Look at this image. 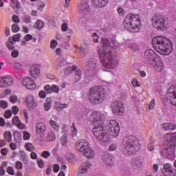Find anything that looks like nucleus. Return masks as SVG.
<instances>
[{"mask_svg": "<svg viewBox=\"0 0 176 176\" xmlns=\"http://www.w3.org/2000/svg\"><path fill=\"white\" fill-rule=\"evenodd\" d=\"M102 49L98 52L103 68L113 69L118 67V63L115 60V55L111 47L115 46V41H109L107 38H102Z\"/></svg>", "mask_w": 176, "mask_h": 176, "instance_id": "1", "label": "nucleus"}, {"mask_svg": "<svg viewBox=\"0 0 176 176\" xmlns=\"http://www.w3.org/2000/svg\"><path fill=\"white\" fill-rule=\"evenodd\" d=\"M89 120L94 126L92 131L96 138L100 140V141H103V142H108L109 141V134L102 129L104 120H105L104 115H102L100 112H94L91 115Z\"/></svg>", "mask_w": 176, "mask_h": 176, "instance_id": "2", "label": "nucleus"}, {"mask_svg": "<svg viewBox=\"0 0 176 176\" xmlns=\"http://www.w3.org/2000/svg\"><path fill=\"white\" fill-rule=\"evenodd\" d=\"M153 47L160 54L168 56L173 52V43L166 37L157 36L153 38Z\"/></svg>", "mask_w": 176, "mask_h": 176, "instance_id": "3", "label": "nucleus"}, {"mask_svg": "<svg viewBox=\"0 0 176 176\" xmlns=\"http://www.w3.org/2000/svg\"><path fill=\"white\" fill-rule=\"evenodd\" d=\"M175 146H176V134L173 135L168 134L166 139L164 142L163 149L160 151V155L169 159V160H174L175 159Z\"/></svg>", "mask_w": 176, "mask_h": 176, "instance_id": "4", "label": "nucleus"}, {"mask_svg": "<svg viewBox=\"0 0 176 176\" xmlns=\"http://www.w3.org/2000/svg\"><path fill=\"white\" fill-rule=\"evenodd\" d=\"M143 61L145 64L152 65L157 72H162L163 71L164 65L162 58L152 50L145 51Z\"/></svg>", "mask_w": 176, "mask_h": 176, "instance_id": "5", "label": "nucleus"}, {"mask_svg": "<svg viewBox=\"0 0 176 176\" xmlns=\"http://www.w3.org/2000/svg\"><path fill=\"white\" fill-rule=\"evenodd\" d=\"M140 149V141L134 136H128L123 139L122 151L124 155H134Z\"/></svg>", "mask_w": 176, "mask_h": 176, "instance_id": "6", "label": "nucleus"}, {"mask_svg": "<svg viewBox=\"0 0 176 176\" xmlns=\"http://www.w3.org/2000/svg\"><path fill=\"white\" fill-rule=\"evenodd\" d=\"M124 26L129 32H139L141 28L140 15L131 14L126 15L124 20Z\"/></svg>", "mask_w": 176, "mask_h": 176, "instance_id": "7", "label": "nucleus"}, {"mask_svg": "<svg viewBox=\"0 0 176 176\" xmlns=\"http://www.w3.org/2000/svg\"><path fill=\"white\" fill-rule=\"evenodd\" d=\"M89 99L93 105L102 104L105 100V92L101 87H93L89 90Z\"/></svg>", "mask_w": 176, "mask_h": 176, "instance_id": "8", "label": "nucleus"}, {"mask_svg": "<svg viewBox=\"0 0 176 176\" xmlns=\"http://www.w3.org/2000/svg\"><path fill=\"white\" fill-rule=\"evenodd\" d=\"M97 74V59L91 58L85 67V75L86 78H94Z\"/></svg>", "mask_w": 176, "mask_h": 176, "instance_id": "9", "label": "nucleus"}, {"mask_svg": "<svg viewBox=\"0 0 176 176\" xmlns=\"http://www.w3.org/2000/svg\"><path fill=\"white\" fill-rule=\"evenodd\" d=\"M151 21L153 27L158 30V31H163V30H165L166 25H167L166 18L159 14L154 15L151 19Z\"/></svg>", "mask_w": 176, "mask_h": 176, "instance_id": "10", "label": "nucleus"}, {"mask_svg": "<svg viewBox=\"0 0 176 176\" xmlns=\"http://www.w3.org/2000/svg\"><path fill=\"white\" fill-rule=\"evenodd\" d=\"M120 131V127L119 126V124L116 122V120H110L108 130V133H109V135L116 138V137L119 135Z\"/></svg>", "mask_w": 176, "mask_h": 176, "instance_id": "11", "label": "nucleus"}, {"mask_svg": "<svg viewBox=\"0 0 176 176\" xmlns=\"http://www.w3.org/2000/svg\"><path fill=\"white\" fill-rule=\"evenodd\" d=\"M113 113L116 115L122 116L124 113V107L123 103L119 100H116L111 103Z\"/></svg>", "mask_w": 176, "mask_h": 176, "instance_id": "12", "label": "nucleus"}, {"mask_svg": "<svg viewBox=\"0 0 176 176\" xmlns=\"http://www.w3.org/2000/svg\"><path fill=\"white\" fill-rule=\"evenodd\" d=\"M166 98L173 105L176 107V85H172L166 93Z\"/></svg>", "mask_w": 176, "mask_h": 176, "instance_id": "13", "label": "nucleus"}, {"mask_svg": "<svg viewBox=\"0 0 176 176\" xmlns=\"http://www.w3.org/2000/svg\"><path fill=\"white\" fill-rule=\"evenodd\" d=\"M22 84L28 90H35L36 89V84L32 80V79L25 77L22 80Z\"/></svg>", "mask_w": 176, "mask_h": 176, "instance_id": "14", "label": "nucleus"}, {"mask_svg": "<svg viewBox=\"0 0 176 176\" xmlns=\"http://www.w3.org/2000/svg\"><path fill=\"white\" fill-rule=\"evenodd\" d=\"M78 12L80 13V14H87V13L90 12L89 3L85 1H81L78 6Z\"/></svg>", "mask_w": 176, "mask_h": 176, "instance_id": "15", "label": "nucleus"}, {"mask_svg": "<svg viewBox=\"0 0 176 176\" xmlns=\"http://www.w3.org/2000/svg\"><path fill=\"white\" fill-rule=\"evenodd\" d=\"M13 85V78L10 76L0 78V87H9Z\"/></svg>", "mask_w": 176, "mask_h": 176, "instance_id": "16", "label": "nucleus"}, {"mask_svg": "<svg viewBox=\"0 0 176 176\" xmlns=\"http://www.w3.org/2000/svg\"><path fill=\"white\" fill-rule=\"evenodd\" d=\"M86 148H90V144L86 140H78L76 143L75 148L79 152H83Z\"/></svg>", "mask_w": 176, "mask_h": 176, "instance_id": "17", "label": "nucleus"}, {"mask_svg": "<svg viewBox=\"0 0 176 176\" xmlns=\"http://www.w3.org/2000/svg\"><path fill=\"white\" fill-rule=\"evenodd\" d=\"M162 173L164 176H176V174L173 170V166L170 164H164Z\"/></svg>", "mask_w": 176, "mask_h": 176, "instance_id": "18", "label": "nucleus"}, {"mask_svg": "<svg viewBox=\"0 0 176 176\" xmlns=\"http://www.w3.org/2000/svg\"><path fill=\"white\" fill-rule=\"evenodd\" d=\"M102 160L108 167H113L115 166V160L111 154H105L102 157Z\"/></svg>", "mask_w": 176, "mask_h": 176, "instance_id": "19", "label": "nucleus"}, {"mask_svg": "<svg viewBox=\"0 0 176 176\" xmlns=\"http://www.w3.org/2000/svg\"><path fill=\"white\" fill-rule=\"evenodd\" d=\"M30 74L32 78H39L41 75V67L38 65H34L30 67Z\"/></svg>", "mask_w": 176, "mask_h": 176, "instance_id": "20", "label": "nucleus"}, {"mask_svg": "<svg viewBox=\"0 0 176 176\" xmlns=\"http://www.w3.org/2000/svg\"><path fill=\"white\" fill-rule=\"evenodd\" d=\"M142 158L136 157L132 160V167L134 170H138V168H141L142 167Z\"/></svg>", "mask_w": 176, "mask_h": 176, "instance_id": "21", "label": "nucleus"}, {"mask_svg": "<svg viewBox=\"0 0 176 176\" xmlns=\"http://www.w3.org/2000/svg\"><path fill=\"white\" fill-rule=\"evenodd\" d=\"M46 131V125L43 122H38L36 125V134H44Z\"/></svg>", "mask_w": 176, "mask_h": 176, "instance_id": "22", "label": "nucleus"}, {"mask_svg": "<svg viewBox=\"0 0 176 176\" xmlns=\"http://www.w3.org/2000/svg\"><path fill=\"white\" fill-rule=\"evenodd\" d=\"M82 153L87 159H94V150L90 148L89 147L86 148L84 151H82Z\"/></svg>", "mask_w": 176, "mask_h": 176, "instance_id": "23", "label": "nucleus"}, {"mask_svg": "<svg viewBox=\"0 0 176 176\" xmlns=\"http://www.w3.org/2000/svg\"><path fill=\"white\" fill-rule=\"evenodd\" d=\"M91 166V164L87 161L81 164L78 169V174H85L87 171V168Z\"/></svg>", "mask_w": 176, "mask_h": 176, "instance_id": "24", "label": "nucleus"}, {"mask_svg": "<svg viewBox=\"0 0 176 176\" xmlns=\"http://www.w3.org/2000/svg\"><path fill=\"white\" fill-rule=\"evenodd\" d=\"M67 65V60L64 58H60L58 60V63L56 65V69L58 71H63Z\"/></svg>", "mask_w": 176, "mask_h": 176, "instance_id": "25", "label": "nucleus"}, {"mask_svg": "<svg viewBox=\"0 0 176 176\" xmlns=\"http://www.w3.org/2000/svg\"><path fill=\"white\" fill-rule=\"evenodd\" d=\"M26 102L28 108H34V107H36L35 101L34 100V96L31 94L27 96Z\"/></svg>", "mask_w": 176, "mask_h": 176, "instance_id": "26", "label": "nucleus"}, {"mask_svg": "<svg viewBox=\"0 0 176 176\" xmlns=\"http://www.w3.org/2000/svg\"><path fill=\"white\" fill-rule=\"evenodd\" d=\"M92 4L96 8H104L108 3V0H91Z\"/></svg>", "mask_w": 176, "mask_h": 176, "instance_id": "27", "label": "nucleus"}, {"mask_svg": "<svg viewBox=\"0 0 176 176\" xmlns=\"http://www.w3.org/2000/svg\"><path fill=\"white\" fill-rule=\"evenodd\" d=\"M73 71H74V79L76 82H79L82 78V72L76 66H73Z\"/></svg>", "mask_w": 176, "mask_h": 176, "instance_id": "28", "label": "nucleus"}, {"mask_svg": "<svg viewBox=\"0 0 176 176\" xmlns=\"http://www.w3.org/2000/svg\"><path fill=\"white\" fill-rule=\"evenodd\" d=\"M162 127L164 130H176V125L170 122H165L162 124Z\"/></svg>", "mask_w": 176, "mask_h": 176, "instance_id": "29", "label": "nucleus"}, {"mask_svg": "<svg viewBox=\"0 0 176 176\" xmlns=\"http://www.w3.org/2000/svg\"><path fill=\"white\" fill-rule=\"evenodd\" d=\"M21 36L20 34H14L12 37H10L8 39L9 43H12V45H14L15 42H20V37Z\"/></svg>", "mask_w": 176, "mask_h": 176, "instance_id": "30", "label": "nucleus"}, {"mask_svg": "<svg viewBox=\"0 0 176 176\" xmlns=\"http://www.w3.org/2000/svg\"><path fill=\"white\" fill-rule=\"evenodd\" d=\"M67 107H68V104H63L60 102H56L54 104L55 109L58 111H61V109H64V108H67Z\"/></svg>", "mask_w": 176, "mask_h": 176, "instance_id": "31", "label": "nucleus"}, {"mask_svg": "<svg viewBox=\"0 0 176 176\" xmlns=\"http://www.w3.org/2000/svg\"><path fill=\"white\" fill-rule=\"evenodd\" d=\"M52 98H47L44 102V109L45 111H49L52 107Z\"/></svg>", "mask_w": 176, "mask_h": 176, "instance_id": "32", "label": "nucleus"}, {"mask_svg": "<svg viewBox=\"0 0 176 176\" xmlns=\"http://www.w3.org/2000/svg\"><path fill=\"white\" fill-rule=\"evenodd\" d=\"M50 124L52 126V129H54V130H55L56 131H58V130H60V125H58V123H57V122L53 120H50Z\"/></svg>", "mask_w": 176, "mask_h": 176, "instance_id": "33", "label": "nucleus"}, {"mask_svg": "<svg viewBox=\"0 0 176 176\" xmlns=\"http://www.w3.org/2000/svg\"><path fill=\"white\" fill-rule=\"evenodd\" d=\"M11 8H12V9H14L15 8H16V9H20L21 6L18 0H11Z\"/></svg>", "mask_w": 176, "mask_h": 176, "instance_id": "34", "label": "nucleus"}, {"mask_svg": "<svg viewBox=\"0 0 176 176\" xmlns=\"http://www.w3.org/2000/svg\"><path fill=\"white\" fill-rule=\"evenodd\" d=\"M43 27H45V23L42 20H38L34 25V28L37 30H42Z\"/></svg>", "mask_w": 176, "mask_h": 176, "instance_id": "35", "label": "nucleus"}, {"mask_svg": "<svg viewBox=\"0 0 176 176\" xmlns=\"http://www.w3.org/2000/svg\"><path fill=\"white\" fill-rule=\"evenodd\" d=\"M47 142L54 141L56 140V135L52 131L48 133L46 138Z\"/></svg>", "mask_w": 176, "mask_h": 176, "instance_id": "36", "label": "nucleus"}, {"mask_svg": "<svg viewBox=\"0 0 176 176\" xmlns=\"http://www.w3.org/2000/svg\"><path fill=\"white\" fill-rule=\"evenodd\" d=\"M3 135L5 140H7V142H10V141H12V133H10V131H6Z\"/></svg>", "mask_w": 176, "mask_h": 176, "instance_id": "37", "label": "nucleus"}, {"mask_svg": "<svg viewBox=\"0 0 176 176\" xmlns=\"http://www.w3.org/2000/svg\"><path fill=\"white\" fill-rule=\"evenodd\" d=\"M63 71L65 72V74L69 75V74H72L74 71V67H72L71 66H67L63 69Z\"/></svg>", "mask_w": 176, "mask_h": 176, "instance_id": "38", "label": "nucleus"}, {"mask_svg": "<svg viewBox=\"0 0 176 176\" xmlns=\"http://www.w3.org/2000/svg\"><path fill=\"white\" fill-rule=\"evenodd\" d=\"M67 142H68L67 135L65 133L60 138V144L64 146V145H67Z\"/></svg>", "mask_w": 176, "mask_h": 176, "instance_id": "39", "label": "nucleus"}, {"mask_svg": "<svg viewBox=\"0 0 176 176\" xmlns=\"http://www.w3.org/2000/svg\"><path fill=\"white\" fill-rule=\"evenodd\" d=\"M13 136L16 142H20V140H21V134L19 131H14Z\"/></svg>", "mask_w": 176, "mask_h": 176, "instance_id": "40", "label": "nucleus"}, {"mask_svg": "<svg viewBox=\"0 0 176 176\" xmlns=\"http://www.w3.org/2000/svg\"><path fill=\"white\" fill-rule=\"evenodd\" d=\"M147 147L148 151H153L155 149V139L151 140Z\"/></svg>", "mask_w": 176, "mask_h": 176, "instance_id": "41", "label": "nucleus"}, {"mask_svg": "<svg viewBox=\"0 0 176 176\" xmlns=\"http://www.w3.org/2000/svg\"><path fill=\"white\" fill-rule=\"evenodd\" d=\"M22 20L23 23H26V24H28L31 23V16H30V15H24L22 18Z\"/></svg>", "mask_w": 176, "mask_h": 176, "instance_id": "42", "label": "nucleus"}, {"mask_svg": "<svg viewBox=\"0 0 176 176\" xmlns=\"http://www.w3.org/2000/svg\"><path fill=\"white\" fill-rule=\"evenodd\" d=\"M13 32H19L20 31V27L16 23H13L11 28Z\"/></svg>", "mask_w": 176, "mask_h": 176, "instance_id": "43", "label": "nucleus"}, {"mask_svg": "<svg viewBox=\"0 0 176 176\" xmlns=\"http://www.w3.org/2000/svg\"><path fill=\"white\" fill-rule=\"evenodd\" d=\"M25 146L28 152H32V151H34V145L31 143H27Z\"/></svg>", "mask_w": 176, "mask_h": 176, "instance_id": "44", "label": "nucleus"}, {"mask_svg": "<svg viewBox=\"0 0 176 176\" xmlns=\"http://www.w3.org/2000/svg\"><path fill=\"white\" fill-rule=\"evenodd\" d=\"M73 129L72 130V137H75L78 134V129L75 126V123L72 124Z\"/></svg>", "mask_w": 176, "mask_h": 176, "instance_id": "45", "label": "nucleus"}, {"mask_svg": "<svg viewBox=\"0 0 176 176\" xmlns=\"http://www.w3.org/2000/svg\"><path fill=\"white\" fill-rule=\"evenodd\" d=\"M44 89L46 91L47 94H52V87L50 85H47L44 87Z\"/></svg>", "mask_w": 176, "mask_h": 176, "instance_id": "46", "label": "nucleus"}, {"mask_svg": "<svg viewBox=\"0 0 176 176\" xmlns=\"http://www.w3.org/2000/svg\"><path fill=\"white\" fill-rule=\"evenodd\" d=\"M20 123V119L18 116H15L12 118V124L17 126Z\"/></svg>", "mask_w": 176, "mask_h": 176, "instance_id": "47", "label": "nucleus"}, {"mask_svg": "<svg viewBox=\"0 0 176 176\" xmlns=\"http://www.w3.org/2000/svg\"><path fill=\"white\" fill-rule=\"evenodd\" d=\"M51 87L52 93H58V91H60V88H58V87L56 85H52Z\"/></svg>", "mask_w": 176, "mask_h": 176, "instance_id": "48", "label": "nucleus"}, {"mask_svg": "<svg viewBox=\"0 0 176 176\" xmlns=\"http://www.w3.org/2000/svg\"><path fill=\"white\" fill-rule=\"evenodd\" d=\"M12 57L14 58H17L19 57V51L16 50H12V52L11 53Z\"/></svg>", "mask_w": 176, "mask_h": 176, "instance_id": "49", "label": "nucleus"}, {"mask_svg": "<svg viewBox=\"0 0 176 176\" xmlns=\"http://www.w3.org/2000/svg\"><path fill=\"white\" fill-rule=\"evenodd\" d=\"M14 68L15 69L21 70L23 68V65L21 63L16 62L14 63Z\"/></svg>", "mask_w": 176, "mask_h": 176, "instance_id": "50", "label": "nucleus"}, {"mask_svg": "<svg viewBox=\"0 0 176 176\" xmlns=\"http://www.w3.org/2000/svg\"><path fill=\"white\" fill-rule=\"evenodd\" d=\"M30 137H31V135L30 134V133L27 131L23 132V140L27 141L28 140H30Z\"/></svg>", "mask_w": 176, "mask_h": 176, "instance_id": "51", "label": "nucleus"}, {"mask_svg": "<svg viewBox=\"0 0 176 176\" xmlns=\"http://www.w3.org/2000/svg\"><path fill=\"white\" fill-rule=\"evenodd\" d=\"M7 173L10 174V175H14V170L13 169V167L9 166L7 168Z\"/></svg>", "mask_w": 176, "mask_h": 176, "instance_id": "52", "label": "nucleus"}, {"mask_svg": "<svg viewBox=\"0 0 176 176\" xmlns=\"http://www.w3.org/2000/svg\"><path fill=\"white\" fill-rule=\"evenodd\" d=\"M0 107L3 108V109L8 108V102L4 100L0 101Z\"/></svg>", "mask_w": 176, "mask_h": 176, "instance_id": "53", "label": "nucleus"}, {"mask_svg": "<svg viewBox=\"0 0 176 176\" xmlns=\"http://www.w3.org/2000/svg\"><path fill=\"white\" fill-rule=\"evenodd\" d=\"M41 156L44 157V159H47L50 156V153L47 151H45L42 153Z\"/></svg>", "mask_w": 176, "mask_h": 176, "instance_id": "54", "label": "nucleus"}, {"mask_svg": "<svg viewBox=\"0 0 176 176\" xmlns=\"http://www.w3.org/2000/svg\"><path fill=\"white\" fill-rule=\"evenodd\" d=\"M93 36V41L94 42V43H98V35L97 34V33H94L92 34Z\"/></svg>", "mask_w": 176, "mask_h": 176, "instance_id": "55", "label": "nucleus"}, {"mask_svg": "<svg viewBox=\"0 0 176 176\" xmlns=\"http://www.w3.org/2000/svg\"><path fill=\"white\" fill-rule=\"evenodd\" d=\"M4 116H5L6 119H9V118L12 117V111H10V110H7L5 112Z\"/></svg>", "mask_w": 176, "mask_h": 176, "instance_id": "56", "label": "nucleus"}, {"mask_svg": "<svg viewBox=\"0 0 176 176\" xmlns=\"http://www.w3.org/2000/svg\"><path fill=\"white\" fill-rule=\"evenodd\" d=\"M12 21L14 23H16V24H19V23H20V18H19V16L17 15H14L12 16Z\"/></svg>", "mask_w": 176, "mask_h": 176, "instance_id": "57", "label": "nucleus"}, {"mask_svg": "<svg viewBox=\"0 0 176 176\" xmlns=\"http://www.w3.org/2000/svg\"><path fill=\"white\" fill-rule=\"evenodd\" d=\"M116 149H118L116 144H112L109 146V151H116Z\"/></svg>", "mask_w": 176, "mask_h": 176, "instance_id": "58", "label": "nucleus"}, {"mask_svg": "<svg viewBox=\"0 0 176 176\" xmlns=\"http://www.w3.org/2000/svg\"><path fill=\"white\" fill-rule=\"evenodd\" d=\"M45 2L38 1V6L39 10H43V8H45Z\"/></svg>", "mask_w": 176, "mask_h": 176, "instance_id": "59", "label": "nucleus"}, {"mask_svg": "<svg viewBox=\"0 0 176 176\" xmlns=\"http://www.w3.org/2000/svg\"><path fill=\"white\" fill-rule=\"evenodd\" d=\"M6 45L8 50H14V46L13 45L14 44L10 43H6Z\"/></svg>", "mask_w": 176, "mask_h": 176, "instance_id": "60", "label": "nucleus"}, {"mask_svg": "<svg viewBox=\"0 0 176 176\" xmlns=\"http://www.w3.org/2000/svg\"><path fill=\"white\" fill-rule=\"evenodd\" d=\"M12 109L14 115H17L19 113V107L17 106H13Z\"/></svg>", "mask_w": 176, "mask_h": 176, "instance_id": "61", "label": "nucleus"}, {"mask_svg": "<svg viewBox=\"0 0 176 176\" xmlns=\"http://www.w3.org/2000/svg\"><path fill=\"white\" fill-rule=\"evenodd\" d=\"M56 46H57V41L56 40H52L51 41V45H50L51 49H56Z\"/></svg>", "mask_w": 176, "mask_h": 176, "instance_id": "62", "label": "nucleus"}, {"mask_svg": "<svg viewBox=\"0 0 176 176\" xmlns=\"http://www.w3.org/2000/svg\"><path fill=\"white\" fill-rule=\"evenodd\" d=\"M16 168H18V170H21V168H23V163H21L19 161H17L16 162Z\"/></svg>", "mask_w": 176, "mask_h": 176, "instance_id": "63", "label": "nucleus"}, {"mask_svg": "<svg viewBox=\"0 0 176 176\" xmlns=\"http://www.w3.org/2000/svg\"><path fill=\"white\" fill-rule=\"evenodd\" d=\"M38 95H39V97H41V98H46V92L45 91H40Z\"/></svg>", "mask_w": 176, "mask_h": 176, "instance_id": "64", "label": "nucleus"}]
</instances>
